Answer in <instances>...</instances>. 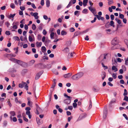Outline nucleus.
<instances>
[{
  "mask_svg": "<svg viewBox=\"0 0 128 128\" xmlns=\"http://www.w3.org/2000/svg\"><path fill=\"white\" fill-rule=\"evenodd\" d=\"M12 28L16 30L18 28V27L16 25H14L12 27Z\"/></svg>",
  "mask_w": 128,
  "mask_h": 128,
  "instance_id": "62",
  "label": "nucleus"
},
{
  "mask_svg": "<svg viewBox=\"0 0 128 128\" xmlns=\"http://www.w3.org/2000/svg\"><path fill=\"white\" fill-rule=\"evenodd\" d=\"M18 32L20 34H21L22 33V30L21 29H19L18 30Z\"/></svg>",
  "mask_w": 128,
  "mask_h": 128,
  "instance_id": "58",
  "label": "nucleus"
},
{
  "mask_svg": "<svg viewBox=\"0 0 128 128\" xmlns=\"http://www.w3.org/2000/svg\"><path fill=\"white\" fill-rule=\"evenodd\" d=\"M25 84H26L25 82H22V83L19 84V87L20 88H22L24 87Z\"/></svg>",
  "mask_w": 128,
  "mask_h": 128,
  "instance_id": "9",
  "label": "nucleus"
},
{
  "mask_svg": "<svg viewBox=\"0 0 128 128\" xmlns=\"http://www.w3.org/2000/svg\"><path fill=\"white\" fill-rule=\"evenodd\" d=\"M67 34V32L63 30L61 32V34L62 36H64L66 35Z\"/></svg>",
  "mask_w": 128,
  "mask_h": 128,
  "instance_id": "26",
  "label": "nucleus"
},
{
  "mask_svg": "<svg viewBox=\"0 0 128 128\" xmlns=\"http://www.w3.org/2000/svg\"><path fill=\"white\" fill-rule=\"evenodd\" d=\"M77 75H78V78L79 79L80 78L82 77L83 75V73L82 72H78L76 74Z\"/></svg>",
  "mask_w": 128,
  "mask_h": 128,
  "instance_id": "13",
  "label": "nucleus"
},
{
  "mask_svg": "<svg viewBox=\"0 0 128 128\" xmlns=\"http://www.w3.org/2000/svg\"><path fill=\"white\" fill-rule=\"evenodd\" d=\"M110 17L111 19L112 20H114V15L112 14L110 16Z\"/></svg>",
  "mask_w": 128,
  "mask_h": 128,
  "instance_id": "53",
  "label": "nucleus"
},
{
  "mask_svg": "<svg viewBox=\"0 0 128 128\" xmlns=\"http://www.w3.org/2000/svg\"><path fill=\"white\" fill-rule=\"evenodd\" d=\"M72 79L74 80H78L79 79L76 74L73 75L72 77Z\"/></svg>",
  "mask_w": 128,
  "mask_h": 128,
  "instance_id": "7",
  "label": "nucleus"
},
{
  "mask_svg": "<svg viewBox=\"0 0 128 128\" xmlns=\"http://www.w3.org/2000/svg\"><path fill=\"white\" fill-rule=\"evenodd\" d=\"M102 78V80H104L106 77V74L105 72H103L101 75Z\"/></svg>",
  "mask_w": 128,
  "mask_h": 128,
  "instance_id": "21",
  "label": "nucleus"
},
{
  "mask_svg": "<svg viewBox=\"0 0 128 128\" xmlns=\"http://www.w3.org/2000/svg\"><path fill=\"white\" fill-rule=\"evenodd\" d=\"M16 63L20 66H22V65L24 62L21 60L17 59L16 61Z\"/></svg>",
  "mask_w": 128,
  "mask_h": 128,
  "instance_id": "10",
  "label": "nucleus"
},
{
  "mask_svg": "<svg viewBox=\"0 0 128 128\" xmlns=\"http://www.w3.org/2000/svg\"><path fill=\"white\" fill-rule=\"evenodd\" d=\"M36 120L37 124L39 125L43 123L42 120L39 119L38 118H36Z\"/></svg>",
  "mask_w": 128,
  "mask_h": 128,
  "instance_id": "6",
  "label": "nucleus"
},
{
  "mask_svg": "<svg viewBox=\"0 0 128 128\" xmlns=\"http://www.w3.org/2000/svg\"><path fill=\"white\" fill-rule=\"evenodd\" d=\"M89 102L90 105L88 107V108L89 109H90L91 108L92 106V103L91 100H90Z\"/></svg>",
  "mask_w": 128,
  "mask_h": 128,
  "instance_id": "43",
  "label": "nucleus"
},
{
  "mask_svg": "<svg viewBox=\"0 0 128 128\" xmlns=\"http://www.w3.org/2000/svg\"><path fill=\"white\" fill-rule=\"evenodd\" d=\"M47 32L46 31V30L44 29L43 30L42 32V33L44 35H45L47 34Z\"/></svg>",
  "mask_w": 128,
  "mask_h": 128,
  "instance_id": "63",
  "label": "nucleus"
},
{
  "mask_svg": "<svg viewBox=\"0 0 128 128\" xmlns=\"http://www.w3.org/2000/svg\"><path fill=\"white\" fill-rule=\"evenodd\" d=\"M22 116L24 119V120L25 121L27 122L28 121V120L23 115H22Z\"/></svg>",
  "mask_w": 128,
  "mask_h": 128,
  "instance_id": "46",
  "label": "nucleus"
},
{
  "mask_svg": "<svg viewBox=\"0 0 128 128\" xmlns=\"http://www.w3.org/2000/svg\"><path fill=\"white\" fill-rule=\"evenodd\" d=\"M86 116V114H82L80 116L77 121L81 120L82 119L85 118Z\"/></svg>",
  "mask_w": 128,
  "mask_h": 128,
  "instance_id": "3",
  "label": "nucleus"
},
{
  "mask_svg": "<svg viewBox=\"0 0 128 128\" xmlns=\"http://www.w3.org/2000/svg\"><path fill=\"white\" fill-rule=\"evenodd\" d=\"M80 34H81V32L80 31H78L74 33V36H77Z\"/></svg>",
  "mask_w": 128,
  "mask_h": 128,
  "instance_id": "19",
  "label": "nucleus"
},
{
  "mask_svg": "<svg viewBox=\"0 0 128 128\" xmlns=\"http://www.w3.org/2000/svg\"><path fill=\"white\" fill-rule=\"evenodd\" d=\"M5 34L7 35H9L10 34V32L9 31H6L5 32Z\"/></svg>",
  "mask_w": 128,
  "mask_h": 128,
  "instance_id": "57",
  "label": "nucleus"
},
{
  "mask_svg": "<svg viewBox=\"0 0 128 128\" xmlns=\"http://www.w3.org/2000/svg\"><path fill=\"white\" fill-rule=\"evenodd\" d=\"M114 22L112 21V20L110 21V25L111 26H112L113 27H114Z\"/></svg>",
  "mask_w": 128,
  "mask_h": 128,
  "instance_id": "27",
  "label": "nucleus"
},
{
  "mask_svg": "<svg viewBox=\"0 0 128 128\" xmlns=\"http://www.w3.org/2000/svg\"><path fill=\"white\" fill-rule=\"evenodd\" d=\"M42 36L40 34H38L37 36V39L39 41L41 39Z\"/></svg>",
  "mask_w": 128,
  "mask_h": 128,
  "instance_id": "42",
  "label": "nucleus"
},
{
  "mask_svg": "<svg viewBox=\"0 0 128 128\" xmlns=\"http://www.w3.org/2000/svg\"><path fill=\"white\" fill-rule=\"evenodd\" d=\"M103 114H107V109L106 108H104Z\"/></svg>",
  "mask_w": 128,
  "mask_h": 128,
  "instance_id": "49",
  "label": "nucleus"
},
{
  "mask_svg": "<svg viewBox=\"0 0 128 128\" xmlns=\"http://www.w3.org/2000/svg\"><path fill=\"white\" fill-rule=\"evenodd\" d=\"M5 24L7 26L8 28L10 25V23L8 22H6L5 23Z\"/></svg>",
  "mask_w": 128,
  "mask_h": 128,
  "instance_id": "51",
  "label": "nucleus"
},
{
  "mask_svg": "<svg viewBox=\"0 0 128 128\" xmlns=\"http://www.w3.org/2000/svg\"><path fill=\"white\" fill-rule=\"evenodd\" d=\"M124 60L125 62V65L126 66L128 65V58H124Z\"/></svg>",
  "mask_w": 128,
  "mask_h": 128,
  "instance_id": "24",
  "label": "nucleus"
},
{
  "mask_svg": "<svg viewBox=\"0 0 128 128\" xmlns=\"http://www.w3.org/2000/svg\"><path fill=\"white\" fill-rule=\"evenodd\" d=\"M72 75L71 73H69L67 74H65L64 75V77L66 78H68L70 77Z\"/></svg>",
  "mask_w": 128,
  "mask_h": 128,
  "instance_id": "11",
  "label": "nucleus"
},
{
  "mask_svg": "<svg viewBox=\"0 0 128 128\" xmlns=\"http://www.w3.org/2000/svg\"><path fill=\"white\" fill-rule=\"evenodd\" d=\"M88 2V0H84L83 2V5L84 6H85L87 5V3Z\"/></svg>",
  "mask_w": 128,
  "mask_h": 128,
  "instance_id": "18",
  "label": "nucleus"
},
{
  "mask_svg": "<svg viewBox=\"0 0 128 128\" xmlns=\"http://www.w3.org/2000/svg\"><path fill=\"white\" fill-rule=\"evenodd\" d=\"M35 62V60H32L30 61L28 63V65L30 66L33 64Z\"/></svg>",
  "mask_w": 128,
  "mask_h": 128,
  "instance_id": "14",
  "label": "nucleus"
},
{
  "mask_svg": "<svg viewBox=\"0 0 128 128\" xmlns=\"http://www.w3.org/2000/svg\"><path fill=\"white\" fill-rule=\"evenodd\" d=\"M15 40H16L17 41H19L20 40V39H19L18 37L17 36H14L13 38Z\"/></svg>",
  "mask_w": 128,
  "mask_h": 128,
  "instance_id": "36",
  "label": "nucleus"
},
{
  "mask_svg": "<svg viewBox=\"0 0 128 128\" xmlns=\"http://www.w3.org/2000/svg\"><path fill=\"white\" fill-rule=\"evenodd\" d=\"M51 65L50 64H48L44 66L45 68H46L48 69H49L51 68Z\"/></svg>",
  "mask_w": 128,
  "mask_h": 128,
  "instance_id": "29",
  "label": "nucleus"
},
{
  "mask_svg": "<svg viewBox=\"0 0 128 128\" xmlns=\"http://www.w3.org/2000/svg\"><path fill=\"white\" fill-rule=\"evenodd\" d=\"M52 71L56 75H58V72L54 68L52 69Z\"/></svg>",
  "mask_w": 128,
  "mask_h": 128,
  "instance_id": "16",
  "label": "nucleus"
},
{
  "mask_svg": "<svg viewBox=\"0 0 128 128\" xmlns=\"http://www.w3.org/2000/svg\"><path fill=\"white\" fill-rule=\"evenodd\" d=\"M94 16L96 17L98 19V20H100V18H101L100 16H99L98 15H97V14H96V15L94 14Z\"/></svg>",
  "mask_w": 128,
  "mask_h": 128,
  "instance_id": "55",
  "label": "nucleus"
},
{
  "mask_svg": "<svg viewBox=\"0 0 128 128\" xmlns=\"http://www.w3.org/2000/svg\"><path fill=\"white\" fill-rule=\"evenodd\" d=\"M88 10L86 8H84L82 11V12L84 14H87L88 12H87Z\"/></svg>",
  "mask_w": 128,
  "mask_h": 128,
  "instance_id": "32",
  "label": "nucleus"
},
{
  "mask_svg": "<svg viewBox=\"0 0 128 128\" xmlns=\"http://www.w3.org/2000/svg\"><path fill=\"white\" fill-rule=\"evenodd\" d=\"M10 60L12 62L14 63H16V61L17 59L14 58H10Z\"/></svg>",
  "mask_w": 128,
  "mask_h": 128,
  "instance_id": "23",
  "label": "nucleus"
},
{
  "mask_svg": "<svg viewBox=\"0 0 128 128\" xmlns=\"http://www.w3.org/2000/svg\"><path fill=\"white\" fill-rule=\"evenodd\" d=\"M112 70L114 72H116L118 70V68L115 66H113L112 67Z\"/></svg>",
  "mask_w": 128,
  "mask_h": 128,
  "instance_id": "17",
  "label": "nucleus"
},
{
  "mask_svg": "<svg viewBox=\"0 0 128 128\" xmlns=\"http://www.w3.org/2000/svg\"><path fill=\"white\" fill-rule=\"evenodd\" d=\"M10 114L12 116H14L15 115V113L14 111H11L10 112Z\"/></svg>",
  "mask_w": 128,
  "mask_h": 128,
  "instance_id": "30",
  "label": "nucleus"
},
{
  "mask_svg": "<svg viewBox=\"0 0 128 128\" xmlns=\"http://www.w3.org/2000/svg\"><path fill=\"white\" fill-rule=\"evenodd\" d=\"M41 48H42V52H44L42 51V50H43L44 51H46V47L44 46H42V47Z\"/></svg>",
  "mask_w": 128,
  "mask_h": 128,
  "instance_id": "44",
  "label": "nucleus"
},
{
  "mask_svg": "<svg viewBox=\"0 0 128 128\" xmlns=\"http://www.w3.org/2000/svg\"><path fill=\"white\" fill-rule=\"evenodd\" d=\"M44 71L42 70L38 73L36 75L35 79L36 80H38L40 78L41 75L43 73Z\"/></svg>",
  "mask_w": 128,
  "mask_h": 128,
  "instance_id": "4",
  "label": "nucleus"
},
{
  "mask_svg": "<svg viewBox=\"0 0 128 128\" xmlns=\"http://www.w3.org/2000/svg\"><path fill=\"white\" fill-rule=\"evenodd\" d=\"M75 30L74 28L73 27L71 28H70V31L71 32H74Z\"/></svg>",
  "mask_w": 128,
  "mask_h": 128,
  "instance_id": "41",
  "label": "nucleus"
},
{
  "mask_svg": "<svg viewBox=\"0 0 128 128\" xmlns=\"http://www.w3.org/2000/svg\"><path fill=\"white\" fill-rule=\"evenodd\" d=\"M10 7L14 9L15 8V6L13 3H12L10 4Z\"/></svg>",
  "mask_w": 128,
  "mask_h": 128,
  "instance_id": "34",
  "label": "nucleus"
},
{
  "mask_svg": "<svg viewBox=\"0 0 128 128\" xmlns=\"http://www.w3.org/2000/svg\"><path fill=\"white\" fill-rule=\"evenodd\" d=\"M118 38L117 37L114 38L112 41V44L114 46L118 44Z\"/></svg>",
  "mask_w": 128,
  "mask_h": 128,
  "instance_id": "2",
  "label": "nucleus"
},
{
  "mask_svg": "<svg viewBox=\"0 0 128 128\" xmlns=\"http://www.w3.org/2000/svg\"><path fill=\"white\" fill-rule=\"evenodd\" d=\"M112 77L114 79H116L117 77L116 74L114 73H113L112 75Z\"/></svg>",
  "mask_w": 128,
  "mask_h": 128,
  "instance_id": "52",
  "label": "nucleus"
},
{
  "mask_svg": "<svg viewBox=\"0 0 128 128\" xmlns=\"http://www.w3.org/2000/svg\"><path fill=\"white\" fill-rule=\"evenodd\" d=\"M11 57H15L16 56V55L15 54H8Z\"/></svg>",
  "mask_w": 128,
  "mask_h": 128,
  "instance_id": "60",
  "label": "nucleus"
},
{
  "mask_svg": "<svg viewBox=\"0 0 128 128\" xmlns=\"http://www.w3.org/2000/svg\"><path fill=\"white\" fill-rule=\"evenodd\" d=\"M74 54V52L69 53L68 54V56H70V57H72L73 56V54Z\"/></svg>",
  "mask_w": 128,
  "mask_h": 128,
  "instance_id": "37",
  "label": "nucleus"
},
{
  "mask_svg": "<svg viewBox=\"0 0 128 128\" xmlns=\"http://www.w3.org/2000/svg\"><path fill=\"white\" fill-rule=\"evenodd\" d=\"M128 94V92L126 89H124V93L123 94V95L125 96L126 95Z\"/></svg>",
  "mask_w": 128,
  "mask_h": 128,
  "instance_id": "39",
  "label": "nucleus"
},
{
  "mask_svg": "<svg viewBox=\"0 0 128 128\" xmlns=\"http://www.w3.org/2000/svg\"><path fill=\"white\" fill-rule=\"evenodd\" d=\"M62 6L61 4H60L58 6L57 10H59L60 9L62 8Z\"/></svg>",
  "mask_w": 128,
  "mask_h": 128,
  "instance_id": "61",
  "label": "nucleus"
},
{
  "mask_svg": "<svg viewBox=\"0 0 128 128\" xmlns=\"http://www.w3.org/2000/svg\"><path fill=\"white\" fill-rule=\"evenodd\" d=\"M42 44V43L41 42H36V45L37 47H40L41 46Z\"/></svg>",
  "mask_w": 128,
  "mask_h": 128,
  "instance_id": "20",
  "label": "nucleus"
},
{
  "mask_svg": "<svg viewBox=\"0 0 128 128\" xmlns=\"http://www.w3.org/2000/svg\"><path fill=\"white\" fill-rule=\"evenodd\" d=\"M72 5V0H71L69 2L66 8H69L70 6H71Z\"/></svg>",
  "mask_w": 128,
  "mask_h": 128,
  "instance_id": "33",
  "label": "nucleus"
},
{
  "mask_svg": "<svg viewBox=\"0 0 128 128\" xmlns=\"http://www.w3.org/2000/svg\"><path fill=\"white\" fill-rule=\"evenodd\" d=\"M7 124V122L6 120H4L3 122V126L5 127L6 126Z\"/></svg>",
  "mask_w": 128,
  "mask_h": 128,
  "instance_id": "38",
  "label": "nucleus"
},
{
  "mask_svg": "<svg viewBox=\"0 0 128 128\" xmlns=\"http://www.w3.org/2000/svg\"><path fill=\"white\" fill-rule=\"evenodd\" d=\"M120 84H124V82L123 80H120Z\"/></svg>",
  "mask_w": 128,
  "mask_h": 128,
  "instance_id": "64",
  "label": "nucleus"
},
{
  "mask_svg": "<svg viewBox=\"0 0 128 128\" xmlns=\"http://www.w3.org/2000/svg\"><path fill=\"white\" fill-rule=\"evenodd\" d=\"M20 9L22 11L24 10L25 9V7L24 6H20Z\"/></svg>",
  "mask_w": 128,
  "mask_h": 128,
  "instance_id": "56",
  "label": "nucleus"
},
{
  "mask_svg": "<svg viewBox=\"0 0 128 128\" xmlns=\"http://www.w3.org/2000/svg\"><path fill=\"white\" fill-rule=\"evenodd\" d=\"M63 51L65 52H68L69 51V48L68 47H66L64 48Z\"/></svg>",
  "mask_w": 128,
  "mask_h": 128,
  "instance_id": "31",
  "label": "nucleus"
},
{
  "mask_svg": "<svg viewBox=\"0 0 128 128\" xmlns=\"http://www.w3.org/2000/svg\"><path fill=\"white\" fill-rule=\"evenodd\" d=\"M29 40L30 42L32 41V37L30 36H29L28 37Z\"/></svg>",
  "mask_w": 128,
  "mask_h": 128,
  "instance_id": "50",
  "label": "nucleus"
},
{
  "mask_svg": "<svg viewBox=\"0 0 128 128\" xmlns=\"http://www.w3.org/2000/svg\"><path fill=\"white\" fill-rule=\"evenodd\" d=\"M106 55L102 54L98 58L99 61L101 62H105L106 61Z\"/></svg>",
  "mask_w": 128,
  "mask_h": 128,
  "instance_id": "1",
  "label": "nucleus"
},
{
  "mask_svg": "<svg viewBox=\"0 0 128 128\" xmlns=\"http://www.w3.org/2000/svg\"><path fill=\"white\" fill-rule=\"evenodd\" d=\"M54 33L53 32H52L50 34V37L51 39L54 38Z\"/></svg>",
  "mask_w": 128,
  "mask_h": 128,
  "instance_id": "35",
  "label": "nucleus"
},
{
  "mask_svg": "<svg viewBox=\"0 0 128 128\" xmlns=\"http://www.w3.org/2000/svg\"><path fill=\"white\" fill-rule=\"evenodd\" d=\"M16 14H10V15L9 16H8V18L9 19H11V18H13L16 15Z\"/></svg>",
  "mask_w": 128,
  "mask_h": 128,
  "instance_id": "15",
  "label": "nucleus"
},
{
  "mask_svg": "<svg viewBox=\"0 0 128 128\" xmlns=\"http://www.w3.org/2000/svg\"><path fill=\"white\" fill-rule=\"evenodd\" d=\"M93 90L95 92H97L98 91L100 90L99 88L98 87L96 88H94L93 89Z\"/></svg>",
  "mask_w": 128,
  "mask_h": 128,
  "instance_id": "28",
  "label": "nucleus"
},
{
  "mask_svg": "<svg viewBox=\"0 0 128 128\" xmlns=\"http://www.w3.org/2000/svg\"><path fill=\"white\" fill-rule=\"evenodd\" d=\"M88 9L89 10L94 14L96 13V10L94 8H93L91 6H90L88 7Z\"/></svg>",
  "mask_w": 128,
  "mask_h": 128,
  "instance_id": "5",
  "label": "nucleus"
},
{
  "mask_svg": "<svg viewBox=\"0 0 128 128\" xmlns=\"http://www.w3.org/2000/svg\"><path fill=\"white\" fill-rule=\"evenodd\" d=\"M64 102L66 104H70L71 102L70 99H66L64 101Z\"/></svg>",
  "mask_w": 128,
  "mask_h": 128,
  "instance_id": "12",
  "label": "nucleus"
},
{
  "mask_svg": "<svg viewBox=\"0 0 128 128\" xmlns=\"http://www.w3.org/2000/svg\"><path fill=\"white\" fill-rule=\"evenodd\" d=\"M8 72L11 73H14L16 72V70L13 68H10L8 70Z\"/></svg>",
  "mask_w": 128,
  "mask_h": 128,
  "instance_id": "8",
  "label": "nucleus"
},
{
  "mask_svg": "<svg viewBox=\"0 0 128 128\" xmlns=\"http://www.w3.org/2000/svg\"><path fill=\"white\" fill-rule=\"evenodd\" d=\"M32 28L34 30L36 29V25L34 24H32Z\"/></svg>",
  "mask_w": 128,
  "mask_h": 128,
  "instance_id": "45",
  "label": "nucleus"
},
{
  "mask_svg": "<svg viewBox=\"0 0 128 128\" xmlns=\"http://www.w3.org/2000/svg\"><path fill=\"white\" fill-rule=\"evenodd\" d=\"M50 2L49 0H46V7L48 8L50 6Z\"/></svg>",
  "mask_w": 128,
  "mask_h": 128,
  "instance_id": "22",
  "label": "nucleus"
},
{
  "mask_svg": "<svg viewBox=\"0 0 128 128\" xmlns=\"http://www.w3.org/2000/svg\"><path fill=\"white\" fill-rule=\"evenodd\" d=\"M64 96L65 97H66L67 98H71L70 96H68V95H67L66 94V93H64Z\"/></svg>",
  "mask_w": 128,
  "mask_h": 128,
  "instance_id": "54",
  "label": "nucleus"
},
{
  "mask_svg": "<svg viewBox=\"0 0 128 128\" xmlns=\"http://www.w3.org/2000/svg\"><path fill=\"white\" fill-rule=\"evenodd\" d=\"M123 100H125L126 102H128V97L127 96H124V98Z\"/></svg>",
  "mask_w": 128,
  "mask_h": 128,
  "instance_id": "40",
  "label": "nucleus"
},
{
  "mask_svg": "<svg viewBox=\"0 0 128 128\" xmlns=\"http://www.w3.org/2000/svg\"><path fill=\"white\" fill-rule=\"evenodd\" d=\"M123 116L124 117L125 119L127 120H128V117L125 114H123Z\"/></svg>",
  "mask_w": 128,
  "mask_h": 128,
  "instance_id": "59",
  "label": "nucleus"
},
{
  "mask_svg": "<svg viewBox=\"0 0 128 128\" xmlns=\"http://www.w3.org/2000/svg\"><path fill=\"white\" fill-rule=\"evenodd\" d=\"M119 17L120 18L122 19L124 18V16L123 14H119Z\"/></svg>",
  "mask_w": 128,
  "mask_h": 128,
  "instance_id": "47",
  "label": "nucleus"
},
{
  "mask_svg": "<svg viewBox=\"0 0 128 128\" xmlns=\"http://www.w3.org/2000/svg\"><path fill=\"white\" fill-rule=\"evenodd\" d=\"M71 43V42L70 40H69L66 42V44L67 46H70Z\"/></svg>",
  "mask_w": 128,
  "mask_h": 128,
  "instance_id": "25",
  "label": "nucleus"
},
{
  "mask_svg": "<svg viewBox=\"0 0 128 128\" xmlns=\"http://www.w3.org/2000/svg\"><path fill=\"white\" fill-rule=\"evenodd\" d=\"M122 68L124 71H125L126 70V68L124 65H123L122 66Z\"/></svg>",
  "mask_w": 128,
  "mask_h": 128,
  "instance_id": "48",
  "label": "nucleus"
}]
</instances>
